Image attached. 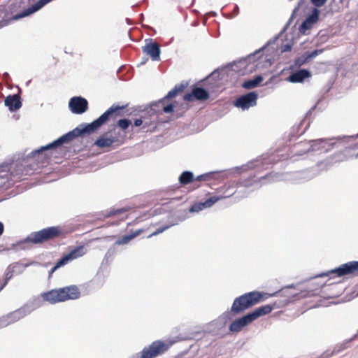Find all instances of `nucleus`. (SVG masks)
<instances>
[{"label":"nucleus","mask_w":358,"mask_h":358,"mask_svg":"<svg viewBox=\"0 0 358 358\" xmlns=\"http://www.w3.org/2000/svg\"><path fill=\"white\" fill-rule=\"evenodd\" d=\"M124 108V106L113 105L99 118L94 120L92 123L86 124L82 129L77 127L73 131L63 135L47 146L42 147L41 149L32 152L31 158L34 159V158L37 157L36 161H37L38 163L41 164V166H43L44 164L48 163L49 159V157H48L46 155L44 154L45 151L69 143L73 140L76 137L80 136L83 134H90L96 131L101 126L105 124L110 117L115 118L116 116L119 115L120 111Z\"/></svg>","instance_id":"f257e3e1"},{"label":"nucleus","mask_w":358,"mask_h":358,"mask_svg":"<svg viewBox=\"0 0 358 358\" xmlns=\"http://www.w3.org/2000/svg\"><path fill=\"white\" fill-rule=\"evenodd\" d=\"M41 296L43 301L50 304H55L79 299L80 291L78 286L73 285L43 292L41 294Z\"/></svg>","instance_id":"f03ea898"},{"label":"nucleus","mask_w":358,"mask_h":358,"mask_svg":"<svg viewBox=\"0 0 358 358\" xmlns=\"http://www.w3.org/2000/svg\"><path fill=\"white\" fill-rule=\"evenodd\" d=\"M266 299H267L266 294L257 291L245 293L234 299L231 311L233 313L239 314Z\"/></svg>","instance_id":"7ed1b4c3"},{"label":"nucleus","mask_w":358,"mask_h":358,"mask_svg":"<svg viewBox=\"0 0 358 358\" xmlns=\"http://www.w3.org/2000/svg\"><path fill=\"white\" fill-rule=\"evenodd\" d=\"M273 309V306L271 305L260 306L251 313L233 321L229 326V330L233 332L241 331L245 327L258 317L269 314Z\"/></svg>","instance_id":"20e7f679"},{"label":"nucleus","mask_w":358,"mask_h":358,"mask_svg":"<svg viewBox=\"0 0 358 358\" xmlns=\"http://www.w3.org/2000/svg\"><path fill=\"white\" fill-rule=\"evenodd\" d=\"M64 237L65 232L63 229L59 226H55L31 233L27 237V241L34 244H40Z\"/></svg>","instance_id":"39448f33"},{"label":"nucleus","mask_w":358,"mask_h":358,"mask_svg":"<svg viewBox=\"0 0 358 358\" xmlns=\"http://www.w3.org/2000/svg\"><path fill=\"white\" fill-rule=\"evenodd\" d=\"M34 310V308L26 303L20 308L1 316L0 317V329L20 321L29 315Z\"/></svg>","instance_id":"423d86ee"},{"label":"nucleus","mask_w":358,"mask_h":358,"mask_svg":"<svg viewBox=\"0 0 358 358\" xmlns=\"http://www.w3.org/2000/svg\"><path fill=\"white\" fill-rule=\"evenodd\" d=\"M168 350V345L161 341L152 342L150 345L145 347L143 350L136 354L133 358H156L164 354Z\"/></svg>","instance_id":"0eeeda50"},{"label":"nucleus","mask_w":358,"mask_h":358,"mask_svg":"<svg viewBox=\"0 0 358 358\" xmlns=\"http://www.w3.org/2000/svg\"><path fill=\"white\" fill-rule=\"evenodd\" d=\"M358 274V262L352 261L341 264L339 267L331 270L326 273H323L322 276L330 277H342L345 275H355Z\"/></svg>","instance_id":"6e6552de"},{"label":"nucleus","mask_w":358,"mask_h":358,"mask_svg":"<svg viewBox=\"0 0 358 358\" xmlns=\"http://www.w3.org/2000/svg\"><path fill=\"white\" fill-rule=\"evenodd\" d=\"M354 157L356 158L358 157V142L334 154L331 156V161L334 163H338L346 161Z\"/></svg>","instance_id":"1a4fd4ad"},{"label":"nucleus","mask_w":358,"mask_h":358,"mask_svg":"<svg viewBox=\"0 0 358 358\" xmlns=\"http://www.w3.org/2000/svg\"><path fill=\"white\" fill-rule=\"evenodd\" d=\"M257 94L255 92H248L239 96L235 101V106L243 110L248 109L257 103Z\"/></svg>","instance_id":"9d476101"},{"label":"nucleus","mask_w":358,"mask_h":358,"mask_svg":"<svg viewBox=\"0 0 358 358\" xmlns=\"http://www.w3.org/2000/svg\"><path fill=\"white\" fill-rule=\"evenodd\" d=\"M338 142L334 138L318 139L313 141L312 148L315 151L327 152L334 148H338Z\"/></svg>","instance_id":"9b49d317"},{"label":"nucleus","mask_w":358,"mask_h":358,"mask_svg":"<svg viewBox=\"0 0 358 358\" xmlns=\"http://www.w3.org/2000/svg\"><path fill=\"white\" fill-rule=\"evenodd\" d=\"M69 108L74 114H82L88 108L87 101L81 96L72 97L69 102Z\"/></svg>","instance_id":"f8f14e48"},{"label":"nucleus","mask_w":358,"mask_h":358,"mask_svg":"<svg viewBox=\"0 0 358 358\" xmlns=\"http://www.w3.org/2000/svg\"><path fill=\"white\" fill-rule=\"evenodd\" d=\"M208 98V92L205 89L201 87H196L193 89L191 93H187L184 96V100L187 101H192L194 99L206 101Z\"/></svg>","instance_id":"ddd939ff"},{"label":"nucleus","mask_w":358,"mask_h":358,"mask_svg":"<svg viewBox=\"0 0 358 358\" xmlns=\"http://www.w3.org/2000/svg\"><path fill=\"white\" fill-rule=\"evenodd\" d=\"M85 247L83 245L78 246L71 250L67 255L60 259L59 264H67L69 262L83 257L85 254Z\"/></svg>","instance_id":"4468645a"},{"label":"nucleus","mask_w":358,"mask_h":358,"mask_svg":"<svg viewBox=\"0 0 358 358\" xmlns=\"http://www.w3.org/2000/svg\"><path fill=\"white\" fill-rule=\"evenodd\" d=\"M143 52L150 55L153 61L160 59V48L156 42H150L143 47Z\"/></svg>","instance_id":"2eb2a0df"},{"label":"nucleus","mask_w":358,"mask_h":358,"mask_svg":"<svg viewBox=\"0 0 358 358\" xmlns=\"http://www.w3.org/2000/svg\"><path fill=\"white\" fill-rule=\"evenodd\" d=\"M4 103L10 111H16L19 110L22 105L20 94L8 96L5 99Z\"/></svg>","instance_id":"dca6fc26"},{"label":"nucleus","mask_w":358,"mask_h":358,"mask_svg":"<svg viewBox=\"0 0 358 358\" xmlns=\"http://www.w3.org/2000/svg\"><path fill=\"white\" fill-rule=\"evenodd\" d=\"M224 197L222 196H213L206 199L204 202H201L198 204H196L192 206V210L193 211H199L201 210L206 208L211 207L214 203L217 201L224 199Z\"/></svg>","instance_id":"f3484780"},{"label":"nucleus","mask_w":358,"mask_h":358,"mask_svg":"<svg viewBox=\"0 0 358 358\" xmlns=\"http://www.w3.org/2000/svg\"><path fill=\"white\" fill-rule=\"evenodd\" d=\"M311 76L309 71L306 69H301L292 73L289 78V81L292 83H302L306 78Z\"/></svg>","instance_id":"a211bd4d"},{"label":"nucleus","mask_w":358,"mask_h":358,"mask_svg":"<svg viewBox=\"0 0 358 358\" xmlns=\"http://www.w3.org/2000/svg\"><path fill=\"white\" fill-rule=\"evenodd\" d=\"M148 229L142 228L137 229L134 231H133L131 234L125 235L122 236L121 238H118L115 241V244L117 245H122L129 243L131 240L141 234L142 233L146 231Z\"/></svg>","instance_id":"6ab92c4d"},{"label":"nucleus","mask_w":358,"mask_h":358,"mask_svg":"<svg viewBox=\"0 0 358 358\" xmlns=\"http://www.w3.org/2000/svg\"><path fill=\"white\" fill-rule=\"evenodd\" d=\"M15 266L10 265L6 270L4 273V278L0 280V292L3 289V287L7 285L8 280L11 279L13 276V273L15 272Z\"/></svg>","instance_id":"aec40b11"},{"label":"nucleus","mask_w":358,"mask_h":358,"mask_svg":"<svg viewBox=\"0 0 358 358\" xmlns=\"http://www.w3.org/2000/svg\"><path fill=\"white\" fill-rule=\"evenodd\" d=\"M115 138H108L105 136H101L95 142L94 145L99 148L110 147L115 142Z\"/></svg>","instance_id":"412c9836"},{"label":"nucleus","mask_w":358,"mask_h":358,"mask_svg":"<svg viewBox=\"0 0 358 358\" xmlns=\"http://www.w3.org/2000/svg\"><path fill=\"white\" fill-rule=\"evenodd\" d=\"M262 80L263 78L261 76H256L253 80L245 81L242 86L245 89H252L256 87Z\"/></svg>","instance_id":"4be33fe9"},{"label":"nucleus","mask_w":358,"mask_h":358,"mask_svg":"<svg viewBox=\"0 0 358 358\" xmlns=\"http://www.w3.org/2000/svg\"><path fill=\"white\" fill-rule=\"evenodd\" d=\"M194 176L190 171H184L179 177V182L181 185H185L193 182Z\"/></svg>","instance_id":"5701e85b"},{"label":"nucleus","mask_w":358,"mask_h":358,"mask_svg":"<svg viewBox=\"0 0 358 358\" xmlns=\"http://www.w3.org/2000/svg\"><path fill=\"white\" fill-rule=\"evenodd\" d=\"M15 177V176L13 173H9L8 171H0V182L5 181L6 185L9 183L10 180L15 181L16 180L13 179Z\"/></svg>","instance_id":"b1692460"},{"label":"nucleus","mask_w":358,"mask_h":358,"mask_svg":"<svg viewBox=\"0 0 358 358\" xmlns=\"http://www.w3.org/2000/svg\"><path fill=\"white\" fill-rule=\"evenodd\" d=\"M185 89L183 85H176L175 87L169 92L165 99H171L175 97L178 93L182 92Z\"/></svg>","instance_id":"393cba45"},{"label":"nucleus","mask_w":358,"mask_h":358,"mask_svg":"<svg viewBox=\"0 0 358 358\" xmlns=\"http://www.w3.org/2000/svg\"><path fill=\"white\" fill-rule=\"evenodd\" d=\"M319 17V10L315 8L313 13L306 18L311 24L316 22Z\"/></svg>","instance_id":"a878e982"},{"label":"nucleus","mask_w":358,"mask_h":358,"mask_svg":"<svg viewBox=\"0 0 358 358\" xmlns=\"http://www.w3.org/2000/svg\"><path fill=\"white\" fill-rule=\"evenodd\" d=\"M169 227H170V225H164V226L160 227L157 228L155 231H153L151 234H150L147 236V238H151L152 236H157V235H158L159 234H162L164 231H165L166 229H168Z\"/></svg>","instance_id":"bb28decb"},{"label":"nucleus","mask_w":358,"mask_h":358,"mask_svg":"<svg viewBox=\"0 0 358 358\" xmlns=\"http://www.w3.org/2000/svg\"><path fill=\"white\" fill-rule=\"evenodd\" d=\"M117 126L122 129H127L131 124V121L127 119H122L117 121Z\"/></svg>","instance_id":"cd10ccee"},{"label":"nucleus","mask_w":358,"mask_h":358,"mask_svg":"<svg viewBox=\"0 0 358 358\" xmlns=\"http://www.w3.org/2000/svg\"><path fill=\"white\" fill-rule=\"evenodd\" d=\"M308 60V59L307 57H301L297 58L295 60L294 64L297 66H301L303 64H304L306 62H307Z\"/></svg>","instance_id":"c85d7f7f"},{"label":"nucleus","mask_w":358,"mask_h":358,"mask_svg":"<svg viewBox=\"0 0 358 358\" xmlns=\"http://www.w3.org/2000/svg\"><path fill=\"white\" fill-rule=\"evenodd\" d=\"M315 7H321L325 4L327 0H310Z\"/></svg>","instance_id":"c756f323"},{"label":"nucleus","mask_w":358,"mask_h":358,"mask_svg":"<svg viewBox=\"0 0 358 358\" xmlns=\"http://www.w3.org/2000/svg\"><path fill=\"white\" fill-rule=\"evenodd\" d=\"M210 176V173H205L197 176L195 180L198 181H205L208 180Z\"/></svg>","instance_id":"7c9ffc66"},{"label":"nucleus","mask_w":358,"mask_h":358,"mask_svg":"<svg viewBox=\"0 0 358 358\" xmlns=\"http://www.w3.org/2000/svg\"><path fill=\"white\" fill-rule=\"evenodd\" d=\"M174 106L172 103L168 104L163 108V111L166 113H170L173 111Z\"/></svg>","instance_id":"2f4dec72"},{"label":"nucleus","mask_w":358,"mask_h":358,"mask_svg":"<svg viewBox=\"0 0 358 358\" xmlns=\"http://www.w3.org/2000/svg\"><path fill=\"white\" fill-rule=\"evenodd\" d=\"M311 24H312L307 19H306L304 20V22H303V23L301 25V29H303V30L308 29L310 28Z\"/></svg>","instance_id":"473e14b6"},{"label":"nucleus","mask_w":358,"mask_h":358,"mask_svg":"<svg viewBox=\"0 0 358 358\" xmlns=\"http://www.w3.org/2000/svg\"><path fill=\"white\" fill-rule=\"evenodd\" d=\"M60 263V259L57 262L56 264L50 271V275H52L57 268H60L61 266H63L66 265L65 264H59Z\"/></svg>","instance_id":"72a5a7b5"},{"label":"nucleus","mask_w":358,"mask_h":358,"mask_svg":"<svg viewBox=\"0 0 358 358\" xmlns=\"http://www.w3.org/2000/svg\"><path fill=\"white\" fill-rule=\"evenodd\" d=\"M322 52V50H316L311 52L310 53H308V55H307L308 59H310L311 58L316 57L319 54V52Z\"/></svg>","instance_id":"f704fd0d"},{"label":"nucleus","mask_w":358,"mask_h":358,"mask_svg":"<svg viewBox=\"0 0 358 358\" xmlns=\"http://www.w3.org/2000/svg\"><path fill=\"white\" fill-rule=\"evenodd\" d=\"M124 212H126V210L124 208L117 209V210H114L113 211H110V215H119V214H121V213H124Z\"/></svg>","instance_id":"c9c22d12"},{"label":"nucleus","mask_w":358,"mask_h":358,"mask_svg":"<svg viewBox=\"0 0 358 358\" xmlns=\"http://www.w3.org/2000/svg\"><path fill=\"white\" fill-rule=\"evenodd\" d=\"M239 13V8L237 5H234V9L231 11V17H234Z\"/></svg>","instance_id":"e433bc0d"},{"label":"nucleus","mask_w":358,"mask_h":358,"mask_svg":"<svg viewBox=\"0 0 358 358\" xmlns=\"http://www.w3.org/2000/svg\"><path fill=\"white\" fill-rule=\"evenodd\" d=\"M142 123H143V121H142V120H141V119H136V120H134V126H136V127H139V126H141V125L142 124Z\"/></svg>","instance_id":"4c0bfd02"},{"label":"nucleus","mask_w":358,"mask_h":358,"mask_svg":"<svg viewBox=\"0 0 358 358\" xmlns=\"http://www.w3.org/2000/svg\"><path fill=\"white\" fill-rule=\"evenodd\" d=\"M3 225L1 222H0V236L3 234Z\"/></svg>","instance_id":"58836bf2"},{"label":"nucleus","mask_w":358,"mask_h":358,"mask_svg":"<svg viewBox=\"0 0 358 358\" xmlns=\"http://www.w3.org/2000/svg\"><path fill=\"white\" fill-rule=\"evenodd\" d=\"M6 186V182L5 181H1L0 182V187H3Z\"/></svg>","instance_id":"ea45409f"},{"label":"nucleus","mask_w":358,"mask_h":358,"mask_svg":"<svg viewBox=\"0 0 358 358\" xmlns=\"http://www.w3.org/2000/svg\"><path fill=\"white\" fill-rule=\"evenodd\" d=\"M17 170H18V171H22L21 167H18V169H17Z\"/></svg>","instance_id":"a19ab883"},{"label":"nucleus","mask_w":358,"mask_h":358,"mask_svg":"<svg viewBox=\"0 0 358 358\" xmlns=\"http://www.w3.org/2000/svg\"><path fill=\"white\" fill-rule=\"evenodd\" d=\"M245 62H241V64H245Z\"/></svg>","instance_id":"79ce46f5"}]
</instances>
